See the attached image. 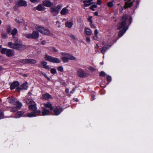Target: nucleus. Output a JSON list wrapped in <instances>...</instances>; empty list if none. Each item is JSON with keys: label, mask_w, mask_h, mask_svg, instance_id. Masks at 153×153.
Here are the masks:
<instances>
[{"label": "nucleus", "mask_w": 153, "mask_h": 153, "mask_svg": "<svg viewBox=\"0 0 153 153\" xmlns=\"http://www.w3.org/2000/svg\"><path fill=\"white\" fill-rule=\"evenodd\" d=\"M65 92L67 93H68L69 92L68 89V88L66 89L65 90Z\"/></svg>", "instance_id": "60"}, {"label": "nucleus", "mask_w": 153, "mask_h": 153, "mask_svg": "<svg viewBox=\"0 0 153 153\" xmlns=\"http://www.w3.org/2000/svg\"><path fill=\"white\" fill-rule=\"evenodd\" d=\"M77 74L80 77H86L88 76V75L86 74L84 71L81 69H78L77 72Z\"/></svg>", "instance_id": "9"}, {"label": "nucleus", "mask_w": 153, "mask_h": 153, "mask_svg": "<svg viewBox=\"0 0 153 153\" xmlns=\"http://www.w3.org/2000/svg\"><path fill=\"white\" fill-rule=\"evenodd\" d=\"M7 49L6 48H2L1 51V52L2 54H6V52Z\"/></svg>", "instance_id": "35"}, {"label": "nucleus", "mask_w": 153, "mask_h": 153, "mask_svg": "<svg viewBox=\"0 0 153 153\" xmlns=\"http://www.w3.org/2000/svg\"><path fill=\"white\" fill-rule=\"evenodd\" d=\"M94 14L95 16H97L98 15V13L97 12H96L94 13Z\"/></svg>", "instance_id": "61"}, {"label": "nucleus", "mask_w": 153, "mask_h": 153, "mask_svg": "<svg viewBox=\"0 0 153 153\" xmlns=\"http://www.w3.org/2000/svg\"><path fill=\"white\" fill-rule=\"evenodd\" d=\"M61 54L62 55L66 57H67L68 55H69L68 53L64 52H62Z\"/></svg>", "instance_id": "45"}, {"label": "nucleus", "mask_w": 153, "mask_h": 153, "mask_svg": "<svg viewBox=\"0 0 153 153\" xmlns=\"http://www.w3.org/2000/svg\"><path fill=\"white\" fill-rule=\"evenodd\" d=\"M39 73L41 74L42 75H43L44 76H45V75L46 74L45 73L42 71H40Z\"/></svg>", "instance_id": "57"}, {"label": "nucleus", "mask_w": 153, "mask_h": 153, "mask_svg": "<svg viewBox=\"0 0 153 153\" xmlns=\"http://www.w3.org/2000/svg\"><path fill=\"white\" fill-rule=\"evenodd\" d=\"M19 85V84L18 82H13L10 86V89L11 90L13 89L16 88L18 89V87Z\"/></svg>", "instance_id": "14"}, {"label": "nucleus", "mask_w": 153, "mask_h": 153, "mask_svg": "<svg viewBox=\"0 0 153 153\" xmlns=\"http://www.w3.org/2000/svg\"><path fill=\"white\" fill-rule=\"evenodd\" d=\"M2 69V68L0 66V71H1Z\"/></svg>", "instance_id": "63"}, {"label": "nucleus", "mask_w": 153, "mask_h": 153, "mask_svg": "<svg viewBox=\"0 0 153 153\" xmlns=\"http://www.w3.org/2000/svg\"><path fill=\"white\" fill-rule=\"evenodd\" d=\"M16 103L18 105L15 107L14 106L13 107L11 110L12 112H15L21 108L22 105L20 102H19V101H17Z\"/></svg>", "instance_id": "10"}, {"label": "nucleus", "mask_w": 153, "mask_h": 153, "mask_svg": "<svg viewBox=\"0 0 153 153\" xmlns=\"http://www.w3.org/2000/svg\"><path fill=\"white\" fill-rule=\"evenodd\" d=\"M69 59L74 60L76 59V58L73 56H71L70 55H68Z\"/></svg>", "instance_id": "36"}, {"label": "nucleus", "mask_w": 153, "mask_h": 153, "mask_svg": "<svg viewBox=\"0 0 153 153\" xmlns=\"http://www.w3.org/2000/svg\"><path fill=\"white\" fill-rule=\"evenodd\" d=\"M11 30V26L10 25H7V32L8 33H10Z\"/></svg>", "instance_id": "34"}, {"label": "nucleus", "mask_w": 153, "mask_h": 153, "mask_svg": "<svg viewBox=\"0 0 153 153\" xmlns=\"http://www.w3.org/2000/svg\"><path fill=\"white\" fill-rule=\"evenodd\" d=\"M44 59L45 60L48 61L53 63H59L61 62V61L59 59L53 57L47 54H45Z\"/></svg>", "instance_id": "6"}, {"label": "nucleus", "mask_w": 153, "mask_h": 153, "mask_svg": "<svg viewBox=\"0 0 153 153\" xmlns=\"http://www.w3.org/2000/svg\"><path fill=\"white\" fill-rule=\"evenodd\" d=\"M132 18L131 16L126 14H124L122 17V22L119 24L118 29V30L123 28L122 30H120L118 33V36L119 37H121L128 29V26H126L128 23L130 25L131 22Z\"/></svg>", "instance_id": "1"}, {"label": "nucleus", "mask_w": 153, "mask_h": 153, "mask_svg": "<svg viewBox=\"0 0 153 153\" xmlns=\"http://www.w3.org/2000/svg\"><path fill=\"white\" fill-rule=\"evenodd\" d=\"M31 102L29 104L28 108L31 111H32L35 113H37L40 114L41 111L40 110H37V108L36 106V105L35 102L33 100L30 101Z\"/></svg>", "instance_id": "5"}, {"label": "nucleus", "mask_w": 153, "mask_h": 153, "mask_svg": "<svg viewBox=\"0 0 153 153\" xmlns=\"http://www.w3.org/2000/svg\"><path fill=\"white\" fill-rule=\"evenodd\" d=\"M75 90V88H73V89L71 91L70 93L71 94H73Z\"/></svg>", "instance_id": "56"}, {"label": "nucleus", "mask_w": 153, "mask_h": 153, "mask_svg": "<svg viewBox=\"0 0 153 153\" xmlns=\"http://www.w3.org/2000/svg\"><path fill=\"white\" fill-rule=\"evenodd\" d=\"M62 84L63 85H65L66 84V83L65 82H64L62 83Z\"/></svg>", "instance_id": "64"}, {"label": "nucleus", "mask_w": 153, "mask_h": 153, "mask_svg": "<svg viewBox=\"0 0 153 153\" xmlns=\"http://www.w3.org/2000/svg\"><path fill=\"white\" fill-rule=\"evenodd\" d=\"M50 112V111L47 109L45 108H43V110L42 111V115L43 116L48 115V114Z\"/></svg>", "instance_id": "19"}, {"label": "nucleus", "mask_w": 153, "mask_h": 153, "mask_svg": "<svg viewBox=\"0 0 153 153\" xmlns=\"http://www.w3.org/2000/svg\"><path fill=\"white\" fill-rule=\"evenodd\" d=\"M70 37L72 39L74 40H76L77 39L76 38V37L74 35L72 34H71L70 36Z\"/></svg>", "instance_id": "42"}, {"label": "nucleus", "mask_w": 153, "mask_h": 153, "mask_svg": "<svg viewBox=\"0 0 153 153\" xmlns=\"http://www.w3.org/2000/svg\"><path fill=\"white\" fill-rule=\"evenodd\" d=\"M32 100L31 99H25L24 100V102L28 104H29L31 102L30 101H32Z\"/></svg>", "instance_id": "30"}, {"label": "nucleus", "mask_w": 153, "mask_h": 153, "mask_svg": "<svg viewBox=\"0 0 153 153\" xmlns=\"http://www.w3.org/2000/svg\"><path fill=\"white\" fill-rule=\"evenodd\" d=\"M35 29L38 31L42 34L48 36L49 35L51 36H53L54 35L50 33L49 30L46 28L40 25H36L35 26Z\"/></svg>", "instance_id": "3"}, {"label": "nucleus", "mask_w": 153, "mask_h": 153, "mask_svg": "<svg viewBox=\"0 0 153 153\" xmlns=\"http://www.w3.org/2000/svg\"><path fill=\"white\" fill-rule=\"evenodd\" d=\"M90 22H91V27L93 28H96V27L94 26V25L92 24V21L91 20H90Z\"/></svg>", "instance_id": "46"}, {"label": "nucleus", "mask_w": 153, "mask_h": 153, "mask_svg": "<svg viewBox=\"0 0 153 153\" xmlns=\"http://www.w3.org/2000/svg\"><path fill=\"white\" fill-rule=\"evenodd\" d=\"M68 6L63 8L60 12V14L62 15H65L69 13V10L67 8Z\"/></svg>", "instance_id": "13"}, {"label": "nucleus", "mask_w": 153, "mask_h": 153, "mask_svg": "<svg viewBox=\"0 0 153 153\" xmlns=\"http://www.w3.org/2000/svg\"><path fill=\"white\" fill-rule=\"evenodd\" d=\"M27 83H23L21 85L20 88H18V89L19 90H26L27 89Z\"/></svg>", "instance_id": "21"}, {"label": "nucleus", "mask_w": 153, "mask_h": 153, "mask_svg": "<svg viewBox=\"0 0 153 153\" xmlns=\"http://www.w3.org/2000/svg\"><path fill=\"white\" fill-rule=\"evenodd\" d=\"M46 42V41L45 40H43L41 42V44H42V45H44L45 44Z\"/></svg>", "instance_id": "52"}, {"label": "nucleus", "mask_w": 153, "mask_h": 153, "mask_svg": "<svg viewBox=\"0 0 153 153\" xmlns=\"http://www.w3.org/2000/svg\"><path fill=\"white\" fill-rule=\"evenodd\" d=\"M97 7V6L96 5H93L90 7L89 9L93 11H94V8H96Z\"/></svg>", "instance_id": "38"}, {"label": "nucleus", "mask_w": 153, "mask_h": 153, "mask_svg": "<svg viewBox=\"0 0 153 153\" xmlns=\"http://www.w3.org/2000/svg\"><path fill=\"white\" fill-rule=\"evenodd\" d=\"M62 59L64 62H66L68 61L69 59L68 56L67 57L64 56L61 58Z\"/></svg>", "instance_id": "29"}, {"label": "nucleus", "mask_w": 153, "mask_h": 153, "mask_svg": "<svg viewBox=\"0 0 153 153\" xmlns=\"http://www.w3.org/2000/svg\"><path fill=\"white\" fill-rule=\"evenodd\" d=\"M1 36L3 38H6L7 36V35L6 33H1Z\"/></svg>", "instance_id": "41"}, {"label": "nucleus", "mask_w": 153, "mask_h": 153, "mask_svg": "<svg viewBox=\"0 0 153 153\" xmlns=\"http://www.w3.org/2000/svg\"><path fill=\"white\" fill-rule=\"evenodd\" d=\"M61 7L62 6L60 5L52 7L50 8L51 12L53 16H56L58 14L59 10Z\"/></svg>", "instance_id": "7"}, {"label": "nucleus", "mask_w": 153, "mask_h": 153, "mask_svg": "<svg viewBox=\"0 0 153 153\" xmlns=\"http://www.w3.org/2000/svg\"><path fill=\"white\" fill-rule=\"evenodd\" d=\"M106 74L104 71H101L99 74V76H105Z\"/></svg>", "instance_id": "37"}, {"label": "nucleus", "mask_w": 153, "mask_h": 153, "mask_svg": "<svg viewBox=\"0 0 153 153\" xmlns=\"http://www.w3.org/2000/svg\"><path fill=\"white\" fill-rule=\"evenodd\" d=\"M44 105L45 107L49 108L51 110H52L53 109V107L52 106V104L49 102L44 104Z\"/></svg>", "instance_id": "24"}, {"label": "nucleus", "mask_w": 153, "mask_h": 153, "mask_svg": "<svg viewBox=\"0 0 153 153\" xmlns=\"http://www.w3.org/2000/svg\"><path fill=\"white\" fill-rule=\"evenodd\" d=\"M108 6L109 7H111L113 6V4L112 2H109L108 3Z\"/></svg>", "instance_id": "44"}, {"label": "nucleus", "mask_w": 153, "mask_h": 153, "mask_svg": "<svg viewBox=\"0 0 153 153\" xmlns=\"http://www.w3.org/2000/svg\"><path fill=\"white\" fill-rule=\"evenodd\" d=\"M57 69L59 71L61 72H63V68L61 66H60L58 67Z\"/></svg>", "instance_id": "39"}, {"label": "nucleus", "mask_w": 153, "mask_h": 153, "mask_svg": "<svg viewBox=\"0 0 153 153\" xmlns=\"http://www.w3.org/2000/svg\"><path fill=\"white\" fill-rule=\"evenodd\" d=\"M98 31L96 29L95 30L94 32V34L95 36H93V39L94 40H96L97 39V38H98L97 34H98Z\"/></svg>", "instance_id": "27"}, {"label": "nucleus", "mask_w": 153, "mask_h": 153, "mask_svg": "<svg viewBox=\"0 0 153 153\" xmlns=\"http://www.w3.org/2000/svg\"><path fill=\"white\" fill-rule=\"evenodd\" d=\"M24 113V112L22 111H18L17 112L16 114V118H19L22 116Z\"/></svg>", "instance_id": "28"}, {"label": "nucleus", "mask_w": 153, "mask_h": 153, "mask_svg": "<svg viewBox=\"0 0 153 153\" xmlns=\"http://www.w3.org/2000/svg\"><path fill=\"white\" fill-rule=\"evenodd\" d=\"M133 5V2H130V1H129L125 3L124 5V7L125 9H126L128 8H129L131 7Z\"/></svg>", "instance_id": "16"}, {"label": "nucleus", "mask_w": 153, "mask_h": 153, "mask_svg": "<svg viewBox=\"0 0 153 153\" xmlns=\"http://www.w3.org/2000/svg\"><path fill=\"white\" fill-rule=\"evenodd\" d=\"M111 45H105L104 47L102 48L101 51V52L103 53V54H104L105 53L106 51L108 49L109 47H111Z\"/></svg>", "instance_id": "17"}, {"label": "nucleus", "mask_w": 153, "mask_h": 153, "mask_svg": "<svg viewBox=\"0 0 153 153\" xmlns=\"http://www.w3.org/2000/svg\"><path fill=\"white\" fill-rule=\"evenodd\" d=\"M51 73L52 74H55L56 73V70L54 68H52L51 70Z\"/></svg>", "instance_id": "40"}, {"label": "nucleus", "mask_w": 153, "mask_h": 153, "mask_svg": "<svg viewBox=\"0 0 153 153\" xmlns=\"http://www.w3.org/2000/svg\"><path fill=\"white\" fill-rule=\"evenodd\" d=\"M39 73L41 74L42 75H43L44 76H45V75L46 74L45 73L42 71H40Z\"/></svg>", "instance_id": "58"}, {"label": "nucleus", "mask_w": 153, "mask_h": 153, "mask_svg": "<svg viewBox=\"0 0 153 153\" xmlns=\"http://www.w3.org/2000/svg\"><path fill=\"white\" fill-rule=\"evenodd\" d=\"M97 4L100 5L101 4V0H97Z\"/></svg>", "instance_id": "53"}, {"label": "nucleus", "mask_w": 153, "mask_h": 153, "mask_svg": "<svg viewBox=\"0 0 153 153\" xmlns=\"http://www.w3.org/2000/svg\"><path fill=\"white\" fill-rule=\"evenodd\" d=\"M85 32L87 35L89 36L91 35L92 34V31L91 30L88 28H85Z\"/></svg>", "instance_id": "22"}, {"label": "nucleus", "mask_w": 153, "mask_h": 153, "mask_svg": "<svg viewBox=\"0 0 153 153\" xmlns=\"http://www.w3.org/2000/svg\"><path fill=\"white\" fill-rule=\"evenodd\" d=\"M63 111L62 108L56 107L53 110V111L55 115H59Z\"/></svg>", "instance_id": "11"}, {"label": "nucleus", "mask_w": 153, "mask_h": 153, "mask_svg": "<svg viewBox=\"0 0 153 153\" xmlns=\"http://www.w3.org/2000/svg\"><path fill=\"white\" fill-rule=\"evenodd\" d=\"M52 98V97L48 93H46L42 95V99H43L48 100Z\"/></svg>", "instance_id": "20"}, {"label": "nucleus", "mask_w": 153, "mask_h": 153, "mask_svg": "<svg viewBox=\"0 0 153 153\" xmlns=\"http://www.w3.org/2000/svg\"><path fill=\"white\" fill-rule=\"evenodd\" d=\"M4 114L2 112H0V119H3L4 118Z\"/></svg>", "instance_id": "43"}, {"label": "nucleus", "mask_w": 153, "mask_h": 153, "mask_svg": "<svg viewBox=\"0 0 153 153\" xmlns=\"http://www.w3.org/2000/svg\"><path fill=\"white\" fill-rule=\"evenodd\" d=\"M15 20L17 23L19 24H20L21 23V22L19 20H18L16 19H15Z\"/></svg>", "instance_id": "51"}, {"label": "nucleus", "mask_w": 153, "mask_h": 153, "mask_svg": "<svg viewBox=\"0 0 153 153\" xmlns=\"http://www.w3.org/2000/svg\"><path fill=\"white\" fill-rule=\"evenodd\" d=\"M23 76L25 77H26V76H27V74H24Z\"/></svg>", "instance_id": "62"}, {"label": "nucleus", "mask_w": 153, "mask_h": 153, "mask_svg": "<svg viewBox=\"0 0 153 153\" xmlns=\"http://www.w3.org/2000/svg\"><path fill=\"white\" fill-rule=\"evenodd\" d=\"M14 51L13 50L7 49L6 52V55L8 57H11L14 55Z\"/></svg>", "instance_id": "15"}, {"label": "nucleus", "mask_w": 153, "mask_h": 153, "mask_svg": "<svg viewBox=\"0 0 153 153\" xmlns=\"http://www.w3.org/2000/svg\"><path fill=\"white\" fill-rule=\"evenodd\" d=\"M45 78H46L48 80H50V79L48 77L47 75L46 74L45 75V76H44Z\"/></svg>", "instance_id": "55"}, {"label": "nucleus", "mask_w": 153, "mask_h": 153, "mask_svg": "<svg viewBox=\"0 0 153 153\" xmlns=\"http://www.w3.org/2000/svg\"><path fill=\"white\" fill-rule=\"evenodd\" d=\"M30 1L32 3L37 2L38 0H30Z\"/></svg>", "instance_id": "54"}, {"label": "nucleus", "mask_w": 153, "mask_h": 153, "mask_svg": "<svg viewBox=\"0 0 153 153\" xmlns=\"http://www.w3.org/2000/svg\"><path fill=\"white\" fill-rule=\"evenodd\" d=\"M111 77L110 76H108L107 78V80L109 82H111Z\"/></svg>", "instance_id": "47"}, {"label": "nucleus", "mask_w": 153, "mask_h": 153, "mask_svg": "<svg viewBox=\"0 0 153 153\" xmlns=\"http://www.w3.org/2000/svg\"><path fill=\"white\" fill-rule=\"evenodd\" d=\"M39 73L41 74L42 75H43L44 76H45V75L46 74L45 73L42 71H40Z\"/></svg>", "instance_id": "59"}, {"label": "nucleus", "mask_w": 153, "mask_h": 153, "mask_svg": "<svg viewBox=\"0 0 153 153\" xmlns=\"http://www.w3.org/2000/svg\"><path fill=\"white\" fill-rule=\"evenodd\" d=\"M8 46L10 48L22 51L26 48V46L23 45L22 42L19 39H16L14 43L10 42L8 43Z\"/></svg>", "instance_id": "2"}, {"label": "nucleus", "mask_w": 153, "mask_h": 153, "mask_svg": "<svg viewBox=\"0 0 153 153\" xmlns=\"http://www.w3.org/2000/svg\"><path fill=\"white\" fill-rule=\"evenodd\" d=\"M47 64V63L45 61L41 62V65L43 66L44 68L49 70L50 69V68L49 66L46 65Z\"/></svg>", "instance_id": "18"}, {"label": "nucleus", "mask_w": 153, "mask_h": 153, "mask_svg": "<svg viewBox=\"0 0 153 153\" xmlns=\"http://www.w3.org/2000/svg\"><path fill=\"white\" fill-rule=\"evenodd\" d=\"M52 50L54 52H57L58 51V50L54 47H52Z\"/></svg>", "instance_id": "49"}, {"label": "nucleus", "mask_w": 153, "mask_h": 153, "mask_svg": "<svg viewBox=\"0 0 153 153\" xmlns=\"http://www.w3.org/2000/svg\"><path fill=\"white\" fill-rule=\"evenodd\" d=\"M17 5L19 6L26 7L27 5V2L23 0H20L17 3Z\"/></svg>", "instance_id": "12"}, {"label": "nucleus", "mask_w": 153, "mask_h": 153, "mask_svg": "<svg viewBox=\"0 0 153 153\" xmlns=\"http://www.w3.org/2000/svg\"><path fill=\"white\" fill-rule=\"evenodd\" d=\"M23 35L27 39H36L39 36V32L36 31H34L32 33L24 34Z\"/></svg>", "instance_id": "4"}, {"label": "nucleus", "mask_w": 153, "mask_h": 153, "mask_svg": "<svg viewBox=\"0 0 153 153\" xmlns=\"http://www.w3.org/2000/svg\"><path fill=\"white\" fill-rule=\"evenodd\" d=\"M37 113H35L33 111L32 112H31V113L28 114H27V116L28 117H33L35 116V114Z\"/></svg>", "instance_id": "31"}, {"label": "nucleus", "mask_w": 153, "mask_h": 153, "mask_svg": "<svg viewBox=\"0 0 153 153\" xmlns=\"http://www.w3.org/2000/svg\"><path fill=\"white\" fill-rule=\"evenodd\" d=\"M36 9L39 11L44 10L45 8L41 4H39L36 7Z\"/></svg>", "instance_id": "26"}, {"label": "nucleus", "mask_w": 153, "mask_h": 153, "mask_svg": "<svg viewBox=\"0 0 153 153\" xmlns=\"http://www.w3.org/2000/svg\"><path fill=\"white\" fill-rule=\"evenodd\" d=\"M65 25L69 28L71 27L73 25V23L72 22H67L65 23Z\"/></svg>", "instance_id": "32"}, {"label": "nucleus", "mask_w": 153, "mask_h": 153, "mask_svg": "<svg viewBox=\"0 0 153 153\" xmlns=\"http://www.w3.org/2000/svg\"><path fill=\"white\" fill-rule=\"evenodd\" d=\"M19 62L23 64H35L37 63V61L33 59H21Z\"/></svg>", "instance_id": "8"}, {"label": "nucleus", "mask_w": 153, "mask_h": 153, "mask_svg": "<svg viewBox=\"0 0 153 153\" xmlns=\"http://www.w3.org/2000/svg\"><path fill=\"white\" fill-rule=\"evenodd\" d=\"M44 5L47 7H50L52 5L51 2L49 1H45L43 2Z\"/></svg>", "instance_id": "25"}, {"label": "nucleus", "mask_w": 153, "mask_h": 153, "mask_svg": "<svg viewBox=\"0 0 153 153\" xmlns=\"http://www.w3.org/2000/svg\"><path fill=\"white\" fill-rule=\"evenodd\" d=\"M17 32V29L16 28H14L12 31L11 34L13 36H14L16 34Z\"/></svg>", "instance_id": "33"}, {"label": "nucleus", "mask_w": 153, "mask_h": 153, "mask_svg": "<svg viewBox=\"0 0 153 153\" xmlns=\"http://www.w3.org/2000/svg\"><path fill=\"white\" fill-rule=\"evenodd\" d=\"M56 25L58 27H59L60 26V23H59V21H57L56 22Z\"/></svg>", "instance_id": "50"}, {"label": "nucleus", "mask_w": 153, "mask_h": 153, "mask_svg": "<svg viewBox=\"0 0 153 153\" xmlns=\"http://www.w3.org/2000/svg\"><path fill=\"white\" fill-rule=\"evenodd\" d=\"M9 100V102L10 103H12L13 105H15L16 103V99L13 97H11L8 98Z\"/></svg>", "instance_id": "23"}, {"label": "nucleus", "mask_w": 153, "mask_h": 153, "mask_svg": "<svg viewBox=\"0 0 153 153\" xmlns=\"http://www.w3.org/2000/svg\"><path fill=\"white\" fill-rule=\"evenodd\" d=\"M86 40L87 42L90 43V39L89 37L87 36L86 37Z\"/></svg>", "instance_id": "48"}]
</instances>
